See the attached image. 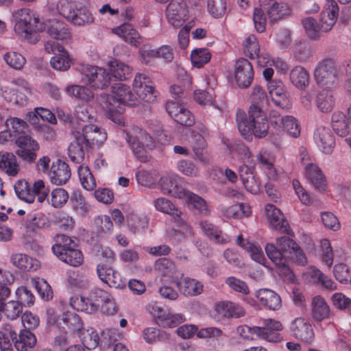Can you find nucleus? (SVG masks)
Returning a JSON list of instances; mask_svg holds the SVG:
<instances>
[{
	"instance_id": "obj_12",
	"label": "nucleus",
	"mask_w": 351,
	"mask_h": 351,
	"mask_svg": "<svg viewBox=\"0 0 351 351\" xmlns=\"http://www.w3.org/2000/svg\"><path fill=\"white\" fill-rule=\"evenodd\" d=\"M268 258L275 264L278 269L279 274L282 277H287L291 280L293 274L290 267L287 264V259L282 252L274 243H267L265 247Z\"/></svg>"
},
{
	"instance_id": "obj_60",
	"label": "nucleus",
	"mask_w": 351,
	"mask_h": 351,
	"mask_svg": "<svg viewBox=\"0 0 351 351\" xmlns=\"http://www.w3.org/2000/svg\"><path fill=\"white\" fill-rule=\"evenodd\" d=\"M143 335L145 340L149 343H153L169 338L165 332L154 328L145 329Z\"/></svg>"
},
{
	"instance_id": "obj_22",
	"label": "nucleus",
	"mask_w": 351,
	"mask_h": 351,
	"mask_svg": "<svg viewBox=\"0 0 351 351\" xmlns=\"http://www.w3.org/2000/svg\"><path fill=\"white\" fill-rule=\"evenodd\" d=\"M48 177L56 185L65 184L71 177L69 165L61 160H57L52 163Z\"/></svg>"
},
{
	"instance_id": "obj_23",
	"label": "nucleus",
	"mask_w": 351,
	"mask_h": 351,
	"mask_svg": "<svg viewBox=\"0 0 351 351\" xmlns=\"http://www.w3.org/2000/svg\"><path fill=\"white\" fill-rule=\"evenodd\" d=\"M311 315L315 322L328 319L331 316L330 306L321 295L313 297L311 302Z\"/></svg>"
},
{
	"instance_id": "obj_11",
	"label": "nucleus",
	"mask_w": 351,
	"mask_h": 351,
	"mask_svg": "<svg viewBox=\"0 0 351 351\" xmlns=\"http://www.w3.org/2000/svg\"><path fill=\"white\" fill-rule=\"evenodd\" d=\"M263 326H254V333L257 337L267 341L278 343L282 341V337L279 333L282 330L283 326L280 321L273 319H265L263 322Z\"/></svg>"
},
{
	"instance_id": "obj_19",
	"label": "nucleus",
	"mask_w": 351,
	"mask_h": 351,
	"mask_svg": "<svg viewBox=\"0 0 351 351\" xmlns=\"http://www.w3.org/2000/svg\"><path fill=\"white\" fill-rule=\"evenodd\" d=\"M268 93L271 101L278 106L285 108L288 103V93L280 80H273L267 82Z\"/></svg>"
},
{
	"instance_id": "obj_39",
	"label": "nucleus",
	"mask_w": 351,
	"mask_h": 351,
	"mask_svg": "<svg viewBox=\"0 0 351 351\" xmlns=\"http://www.w3.org/2000/svg\"><path fill=\"white\" fill-rule=\"evenodd\" d=\"M143 60L145 63L148 64L147 60L149 58H162L167 62H171L173 59V52L167 45H163L159 49H144L141 52Z\"/></svg>"
},
{
	"instance_id": "obj_49",
	"label": "nucleus",
	"mask_w": 351,
	"mask_h": 351,
	"mask_svg": "<svg viewBox=\"0 0 351 351\" xmlns=\"http://www.w3.org/2000/svg\"><path fill=\"white\" fill-rule=\"evenodd\" d=\"M207 10L214 18H221L227 12V0H208Z\"/></svg>"
},
{
	"instance_id": "obj_37",
	"label": "nucleus",
	"mask_w": 351,
	"mask_h": 351,
	"mask_svg": "<svg viewBox=\"0 0 351 351\" xmlns=\"http://www.w3.org/2000/svg\"><path fill=\"white\" fill-rule=\"evenodd\" d=\"M302 24L306 36L311 40H319L324 30L318 20L311 16H307L302 20Z\"/></svg>"
},
{
	"instance_id": "obj_41",
	"label": "nucleus",
	"mask_w": 351,
	"mask_h": 351,
	"mask_svg": "<svg viewBox=\"0 0 351 351\" xmlns=\"http://www.w3.org/2000/svg\"><path fill=\"white\" fill-rule=\"evenodd\" d=\"M123 210L128 225L132 226L134 230H143L147 226V219L145 216L136 214L128 206H125Z\"/></svg>"
},
{
	"instance_id": "obj_50",
	"label": "nucleus",
	"mask_w": 351,
	"mask_h": 351,
	"mask_svg": "<svg viewBox=\"0 0 351 351\" xmlns=\"http://www.w3.org/2000/svg\"><path fill=\"white\" fill-rule=\"evenodd\" d=\"M0 312L3 313L10 319H16L22 313L23 306L19 301L10 300L3 304L0 308Z\"/></svg>"
},
{
	"instance_id": "obj_43",
	"label": "nucleus",
	"mask_w": 351,
	"mask_h": 351,
	"mask_svg": "<svg viewBox=\"0 0 351 351\" xmlns=\"http://www.w3.org/2000/svg\"><path fill=\"white\" fill-rule=\"evenodd\" d=\"M77 173L82 187L87 191H93L97 186L96 180L89 167L86 165H80Z\"/></svg>"
},
{
	"instance_id": "obj_31",
	"label": "nucleus",
	"mask_w": 351,
	"mask_h": 351,
	"mask_svg": "<svg viewBox=\"0 0 351 351\" xmlns=\"http://www.w3.org/2000/svg\"><path fill=\"white\" fill-rule=\"evenodd\" d=\"M200 226L204 234L216 243L224 244L230 241L229 237L217 226L208 221H202Z\"/></svg>"
},
{
	"instance_id": "obj_58",
	"label": "nucleus",
	"mask_w": 351,
	"mask_h": 351,
	"mask_svg": "<svg viewBox=\"0 0 351 351\" xmlns=\"http://www.w3.org/2000/svg\"><path fill=\"white\" fill-rule=\"evenodd\" d=\"M5 62L12 68L19 70L24 66L26 60L21 54L15 51H9L4 55Z\"/></svg>"
},
{
	"instance_id": "obj_9",
	"label": "nucleus",
	"mask_w": 351,
	"mask_h": 351,
	"mask_svg": "<svg viewBox=\"0 0 351 351\" xmlns=\"http://www.w3.org/2000/svg\"><path fill=\"white\" fill-rule=\"evenodd\" d=\"M177 22L179 25L184 26L178 35L179 44L182 48H185L189 41V32L194 25L193 19L189 14L188 5L186 0H177Z\"/></svg>"
},
{
	"instance_id": "obj_42",
	"label": "nucleus",
	"mask_w": 351,
	"mask_h": 351,
	"mask_svg": "<svg viewBox=\"0 0 351 351\" xmlns=\"http://www.w3.org/2000/svg\"><path fill=\"white\" fill-rule=\"evenodd\" d=\"M316 103L317 108L322 112H330L334 108L335 104L332 90L323 88L317 97Z\"/></svg>"
},
{
	"instance_id": "obj_20",
	"label": "nucleus",
	"mask_w": 351,
	"mask_h": 351,
	"mask_svg": "<svg viewBox=\"0 0 351 351\" xmlns=\"http://www.w3.org/2000/svg\"><path fill=\"white\" fill-rule=\"evenodd\" d=\"M338 14L339 6L337 2L335 0H327L318 20L325 32H329L335 24Z\"/></svg>"
},
{
	"instance_id": "obj_13",
	"label": "nucleus",
	"mask_w": 351,
	"mask_h": 351,
	"mask_svg": "<svg viewBox=\"0 0 351 351\" xmlns=\"http://www.w3.org/2000/svg\"><path fill=\"white\" fill-rule=\"evenodd\" d=\"M43 31H46L51 38L62 41L71 40L72 34L67 24L56 19H49L43 23Z\"/></svg>"
},
{
	"instance_id": "obj_59",
	"label": "nucleus",
	"mask_w": 351,
	"mask_h": 351,
	"mask_svg": "<svg viewBox=\"0 0 351 351\" xmlns=\"http://www.w3.org/2000/svg\"><path fill=\"white\" fill-rule=\"evenodd\" d=\"M280 130H286L293 138H297L300 134V127L298 121L292 116H285L283 126Z\"/></svg>"
},
{
	"instance_id": "obj_36",
	"label": "nucleus",
	"mask_w": 351,
	"mask_h": 351,
	"mask_svg": "<svg viewBox=\"0 0 351 351\" xmlns=\"http://www.w3.org/2000/svg\"><path fill=\"white\" fill-rule=\"evenodd\" d=\"M114 32L133 46L136 47L140 43V34L131 24L124 23L115 28Z\"/></svg>"
},
{
	"instance_id": "obj_38",
	"label": "nucleus",
	"mask_w": 351,
	"mask_h": 351,
	"mask_svg": "<svg viewBox=\"0 0 351 351\" xmlns=\"http://www.w3.org/2000/svg\"><path fill=\"white\" fill-rule=\"evenodd\" d=\"M192 80L187 72L182 67L177 66V97L185 98L191 88Z\"/></svg>"
},
{
	"instance_id": "obj_15",
	"label": "nucleus",
	"mask_w": 351,
	"mask_h": 351,
	"mask_svg": "<svg viewBox=\"0 0 351 351\" xmlns=\"http://www.w3.org/2000/svg\"><path fill=\"white\" fill-rule=\"evenodd\" d=\"M234 77L237 85L241 88L249 87L254 79V70L252 64L245 58L239 59L234 65Z\"/></svg>"
},
{
	"instance_id": "obj_55",
	"label": "nucleus",
	"mask_w": 351,
	"mask_h": 351,
	"mask_svg": "<svg viewBox=\"0 0 351 351\" xmlns=\"http://www.w3.org/2000/svg\"><path fill=\"white\" fill-rule=\"evenodd\" d=\"M210 57L208 49L205 48L196 49L191 54L193 64L199 68L208 62Z\"/></svg>"
},
{
	"instance_id": "obj_51",
	"label": "nucleus",
	"mask_w": 351,
	"mask_h": 351,
	"mask_svg": "<svg viewBox=\"0 0 351 351\" xmlns=\"http://www.w3.org/2000/svg\"><path fill=\"white\" fill-rule=\"evenodd\" d=\"M194 123L195 118L191 112L184 106L177 101V123L183 126L191 127Z\"/></svg>"
},
{
	"instance_id": "obj_46",
	"label": "nucleus",
	"mask_w": 351,
	"mask_h": 351,
	"mask_svg": "<svg viewBox=\"0 0 351 351\" xmlns=\"http://www.w3.org/2000/svg\"><path fill=\"white\" fill-rule=\"evenodd\" d=\"M12 17L14 22V29L16 27L19 31L21 29V27H22V25H24L29 22L38 21V19L32 16L30 14V10L27 8H21L16 10L13 13Z\"/></svg>"
},
{
	"instance_id": "obj_27",
	"label": "nucleus",
	"mask_w": 351,
	"mask_h": 351,
	"mask_svg": "<svg viewBox=\"0 0 351 351\" xmlns=\"http://www.w3.org/2000/svg\"><path fill=\"white\" fill-rule=\"evenodd\" d=\"M147 310L154 317L158 318L163 327L173 328L176 326L174 315L165 309L158 303L152 302L147 306Z\"/></svg>"
},
{
	"instance_id": "obj_25",
	"label": "nucleus",
	"mask_w": 351,
	"mask_h": 351,
	"mask_svg": "<svg viewBox=\"0 0 351 351\" xmlns=\"http://www.w3.org/2000/svg\"><path fill=\"white\" fill-rule=\"evenodd\" d=\"M19 31L16 27L14 29L15 33L22 39L30 44H35L40 40L39 33L43 31V23L32 21L22 25Z\"/></svg>"
},
{
	"instance_id": "obj_17",
	"label": "nucleus",
	"mask_w": 351,
	"mask_h": 351,
	"mask_svg": "<svg viewBox=\"0 0 351 351\" xmlns=\"http://www.w3.org/2000/svg\"><path fill=\"white\" fill-rule=\"evenodd\" d=\"M265 215L269 226L272 228L291 235L292 232L288 222L279 208L273 204H267L265 206Z\"/></svg>"
},
{
	"instance_id": "obj_45",
	"label": "nucleus",
	"mask_w": 351,
	"mask_h": 351,
	"mask_svg": "<svg viewBox=\"0 0 351 351\" xmlns=\"http://www.w3.org/2000/svg\"><path fill=\"white\" fill-rule=\"evenodd\" d=\"M332 127L334 131L341 136L348 134V123L343 112H335L333 113L332 116Z\"/></svg>"
},
{
	"instance_id": "obj_28",
	"label": "nucleus",
	"mask_w": 351,
	"mask_h": 351,
	"mask_svg": "<svg viewBox=\"0 0 351 351\" xmlns=\"http://www.w3.org/2000/svg\"><path fill=\"white\" fill-rule=\"evenodd\" d=\"M180 291L184 295L196 296L204 291V285L200 281L184 276L182 274L179 282H177Z\"/></svg>"
},
{
	"instance_id": "obj_61",
	"label": "nucleus",
	"mask_w": 351,
	"mask_h": 351,
	"mask_svg": "<svg viewBox=\"0 0 351 351\" xmlns=\"http://www.w3.org/2000/svg\"><path fill=\"white\" fill-rule=\"evenodd\" d=\"M62 320L73 332L80 331L82 328V322L80 316L74 312H66L63 314Z\"/></svg>"
},
{
	"instance_id": "obj_2",
	"label": "nucleus",
	"mask_w": 351,
	"mask_h": 351,
	"mask_svg": "<svg viewBox=\"0 0 351 351\" xmlns=\"http://www.w3.org/2000/svg\"><path fill=\"white\" fill-rule=\"evenodd\" d=\"M236 121L239 132L247 140H251L252 135L263 138L268 133L267 114L259 106L252 104L249 108L248 115L243 110H238Z\"/></svg>"
},
{
	"instance_id": "obj_21",
	"label": "nucleus",
	"mask_w": 351,
	"mask_h": 351,
	"mask_svg": "<svg viewBox=\"0 0 351 351\" xmlns=\"http://www.w3.org/2000/svg\"><path fill=\"white\" fill-rule=\"evenodd\" d=\"M314 140L322 152L330 154L332 152L335 141L330 128L319 127L314 133Z\"/></svg>"
},
{
	"instance_id": "obj_63",
	"label": "nucleus",
	"mask_w": 351,
	"mask_h": 351,
	"mask_svg": "<svg viewBox=\"0 0 351 351\" xmlns=\"http://www.w3.org/2000/svg\"><path fill=\"white\" fill-rule=\"evenodd\" d=\"M226 284L233 291L247 295L250 293V289L245 282L237 278L234 276H230L225 280Z\"/></svg>"
},
{
	"instance_id": "obj_1",
	"label": "nucleus",
	"mask_w": 351,
	"mask_h": 351,
	"mask_svg": "<svg viewBox=\"0 0 351 351\" xmlns=\"http://www.w3.org/2000/svg\"><path fill=\"white\" fill-rule=\"evenodd\" d=\"M137 97L130 88L123 84H118L112 87V94H101L98 102L114 122L122 124L121 114L124 112V105L133 106Z\"/></svg>"
},
{
	"instance_id": "obj_30",
	"label": "nucleus",
	"mask_w": 351,
	"mask_h": 351,
	"mask_svg": "<svg viewBox=\"0 0 351 351\" xmlns=\"http://www.w3.org/2000/svg\"><path fill=\"white\" fill-rule=\"evenodd\" d=\"M305 174L312 184L319 191H325L327 184L326 177L320 168L314 163H307Z\"/></svg>"
},
{
	"instance_id": "obj_62",
	"label": "nucleus",
	"mask_w": 351,
	"mask_h": 351,
	"mask_svg": "<svg viewBox=\"0 0 351 351\" xmlns=\"http://www.w3.org/2000/svg\"><path fill=\"white\" fill-rule=\"evenodd\" d=\"M66 90L69 95L82 100H88L93 97L91 90L83 86L73 85L67 86Z\"/></svg>"
},
{
	"instance_id": "obj_32",
	"label": "nucleus",
	"mask_w": 351,
	"mask_h": 351,
	"mask_svg": "<svg viewBox=\"0 0 351 351\" xmlns=\"http://www.w3.org/2000/svg\"><path fill=\"white\" fill-rule=\"evenodd\" d=\"M60 247H52L53 254L62 261L73 267H78L83 263V255L76 247L63 252H60Z\"/></svg>"
},
{
	"instance_id": "obj_54",
	"label": "nucleus",
	"mask_w": 351,
	"mask_h": 351,
	"mask_svg": "<svg viewBox=\"0 0 351 351\" xmlns=\"http://www.w3.org/2000/svg\"><path fill=\"white\" fill-rule=\"evenodd\" d=\"M71 60L66 51H60V54L51 58L50 60L51 65L56 70L66 71L70 68Z\"/></svg>"
},
{
	"instance_id": "obj_8",
	"label": "nucleus",
	"mask_w": 351,
	"mask_h": 351,
	"mask_svg": "<svg viewBox=\"0 0 351 351\" xmlns=\"http://www.w3.org/2000/svg\"><path fill=\"white\" fill-rule=\"evenodd\" d=\"M82 80L94 88H104L110 84V75L103 68L90 65L81 68Z\"/></svg>"
},
{
	"instance_id": "obj_52",
	"label": "nucleus",
	"mask_w": 351,
	"mask_h": 351,
	"mask_svg": "<svg viewBox=\"0 0 351 351\" xmlns=\"http://www.w3.org/2000/svg\"><path fill=\"white\" fill-rule=\"evenodd\" d=\"M137 182L139 184L147 187H152L158 179V173L156 171H138L136 173Z\"/></svg>"
},
{
	"instance_id": "obj_26",
	"label": "nucleus",
	"mask_w": 351,
	"mask_h": 351,
	"mask_svg": "<svg viewBox=\"0 0 351 351\" xmlns=\"http://www.w3.org/2000/svg\"><path fill=\"white\" fill-rule=\"evenodd\" d=\"M260 6L267 11L271 22L280 20L289 14L287 4L278 3L274 0H260Z\"/></svg>"
},
{
	"instance_id": "obj_6",
	"label": "nucleus",
	"mask_w": 351,
	"mask_h": 351,
	"mask_svg": "<svg viewBox=\"0 0 351 351\" xmlns=\"http://www.w3.org/2000/svg\"><path fill=\"white\" fill-rule=\"evenodd\" d=\"M57 10L60 15L75 26L86 27L95 22V18L89 9L84 5L74 7L67 0L60 1L57 3Z\"/></svg>"
},
{
	"instance_id": "obj_33",
	"label": "nucleus",
	"mask_w": 351,
	"mask_h": 351,
	"mask_svg": "<svg viewBox=\"0 0 351 351\" xmlns=\"http://www.w3.org/2000/svg\"><path fill=\"white\" fill-rule=\"evenodd\" d=\"M0 169L10 176H16L20 166L16 156L10 152H0Z\"/></svg>"
},
{
	"instance_id": "obj_44",
	"label": "nucleus",
	"mask_w": 351,
	"mask_h": 351,
	"mask_svg": "<svg viewBox=\"0 0 351 351\" xmlns=\"http://www.w3.org/2000/svg\"><path fill=\"white\" fill-rule=\"evenodd\" d=\"M291 82L298 88L308 86L309 82V74L302 66H295L290 73Z\"/></svg>"
},
{
	"instance_id": "obj_14",
	"label": "nucleus",
	"mask_w": 351,
	"mask_h": 351,
	"mask_svg": "<svg viewBox=\"0 0 351 351\" xmlns=\"http://www.w3.org/2000/svg\"><path fill=\"white\" fill-rule=\"evenodd\" d=\"M31 91L27 84L23 81L14 83L12 87L8 88L3 93V96L8 102L20 106L27 104Z\"/></svg>"
},
{
	"instance_id": "obj_4",
	"label": "nucleus",
	"mask_w": 351,
	"mask_h": 351,
	"mask_svg": "<svg viewBox=\"0 0 351 351\" xmlns=\"http://www.w3.org/2000/svg\"><path fill=\"white\" fill-rule=\"evenodd\" d=\"M124 138L140 161L145 162L149 160V152L154 147V142L147 132L134 127L125 132Z\"/></svg>"
},
{
	"instance_id": "obj_53",
	"label": "nucleus",
	"mask_w": 351,
	"mask_h": 351,
	"mask_svg": "<svg viewBox=\"0 0 351 351\" xmlns=\"http://www.w3.org/2000/svg\"><path fill=\"white\" fill-rule=\"evenodd\" d=\"M32 284L36 289L41 298L49 301L53 298V291L50 285L43 278L33 279Z\"/></svg>"
},
{
	"instance_id": "obj_48",
	"label": "nucleus",
	"mask_w": 351,
	"mask_h": 351,
	"mask_svg": "<svg viewBox=\"0 0 351 351\" xmlns=\"http://www.w3.org/2000/svg\"><path fill=\"white\" fill-rule=\"evenodd\" d=\"M11 261L14 265L25 271L36 269V267H34V262H36V261L26 254H13L11 257Z\"/></svg>"
},
{
	"instance_id": "obj_18",
	"label": "nucleus",
	"mask_w": 351,
	"mask_h": 351,
	"mask_svg": "<svg viewBox=\"0 0 351 351\" xmlns=\"http://www.w3.org/2000/svg\"><path fill=\"white\" fill-rule=\"evenodd\" d=\"M291 334L296 338L306 343H311L314 339V332L310 322L304 318L298 317L291 324Z\"/></svg>"
},
{
	"instance_id": "obj_10",
	"label": "nucleus",
	"mask_w": 351,
	"mask_h": 351,
	"mask_svg": "<svg viewBox=\"0 0 351 351\" xmlns=\"http://www.w3.org/2000/svg\"><path fill=\"white\" fill-rule=\"evenodd\" d=\"M72 134L80 137L87 148L101 145L107 138L104 130L93 124L82 125L80 130H73Z\"/></svg>"
},
{
	"instance_id": "obj_34",
	"label": "nucleus",
	"mask_w": 351,
	"mask_h": 351,
	"mask_svg": "<svg viewBox=\"0 0 351 351\" xmlns=\"http://www.w3.org/2000/svg\"><path fill=\"white\" fill-rule=\"evenodd\" d=\"M236 243L248 252L251 258L256 262L264 265L266 261L261 248L256 243L245 239L242 234H239L236 240Z\"/></svg>"
},
{
	"instance_id": "obj_56",
	"label": "nucleus",
	"mask_w": 351,
	"mask_h": 351,
	"mask_svg": "<svg viewBox=\"0 0 351 351\" xmlns=\"http://www.w3.org/2000/svg\"><path fill=\"white\" fill-rule=\"evenodd\" d=\"M231 302L223 301L217 303L214 306L213 317L217 322L230 318Z\"/></svg>"
},
{
	"instance_id": "obj_57",
	"label": "nucleus",
	"mask_w": 351,
	"mask_h": 351,
	"mask_svg": "<svg viewBox=\"0 0 351 351\" xmlns=\"http://www.w3.org/2000/svg\"><path fill=\"white\" fill-rule=\"evenodd\" d=\"M69 197L68 192L62 188L53 189L51 193V204L54 208H62Z\"/></svg>"
},
{
	"instance_id": "obj_64",
	"label": "nucleus",
	"mask_w": 351,
	"mask_h": 351,
	"mask_svg": "<svg viewBox=\"0 0 351 351\" xmlns=\"http://www.w3.org/2000/svg\"><path fill=\"white\" fill-rule=\"evenodd\" d=\"M175 180L173 173H167L162 176L158 182L161 191L164 194H171L176 189Z\"/></svg>"
},
{
	"instance_id": "obj_3",
	"label": "nucleus",
	"mask_w": 351,
	"mask_h": 351,
	"mask_svg": "<svg viewBox=\"0 0 351 351\" xmlns=\"http://www.w3.org/2000/svg\"><path fill=\"white\" fill-rule=\"evenodd\" d=\"M100 302H104L106 306L112 307V310L106 311L108 314H114L117 311L111 297L101 289L92 292L88 298L78 295L71 298L70 305L77 311L92 314L97 311Z\"/></svg>"
},
{
	"instance_id": "obj_16",
	"label": "nucleus",
	"mask_w": 351,
	"mask_h": 351,
	"mask_svg": "<svg viewBox=\"0 0 351 351\" xmlns=\"http://www.w3.org/2000/svg\"><path fill=\"white\" fill-rule=\"evenodd\" d=\"M177 198L182 199L189 207L196 209L202 215L207 216L210 213V208L207 202L194 193L186 189H177Z\"/></svg>"
},
{
	"instance_id": "obj_5",
	"label": "nucleus",
	"mask_w": 351,
	"mask_h": 351,
	"mask_svg": "<svg viewBox=\"0 0 351 351\" xmlns=\"http://www.w3.org/2000/svg\"><path fill=\"white\" fill-rule=\"evenodd\" d=\"M339 74L338 62L330 58L321 60L314 70L316 83L324 89H335L339 82Z\"/></svg>"
},
{
	"instance_id": "obj_40",
	"label": "nucleus",
	"mask_w": 351,
	"mask_h": 351,
	"mask_svg": "<svg viewBox=\"0 0 351 351\" xmlns=\"http://www.w3.org/2000/svg\"><path fill=\"white\" fill-rule=\"evenodd\" d=\"M74 140L68 148V154L71 160L76 164L82 163L84 160V141L80 137L73 135Z\"/></svg>"
},
{
	"instance_id": "obj_47",
	"label": "nucleus",
	"mask_w": 351,
	"mask_h": 351,
	"mask_svg": "<svg viewBox=\"0 0 351 351\" xmlns=\"http://www.w3.org/2000/svg\"><path fill=\"white\" fill-rule=\"evenodd\" d=\"M110 75L119 80H125L130 77L131 69L125 64L116 60L111 62Z\"/></svg>"
},
{
	"instance_id": "obj_29",
	"label": "nucleus",
	"mask_w": 351,
	"mask_h": 351,
	"mask_svg": "<svg viewBox=\"0 0 351 351\" xmlns=\"http://www.w3.org/2000/svg\"><path fill=\"white\" fill-rule=\"evenodd\" d=\"M256 298L262 305H264L269 310H278L281 304V298L274 291L269 289L258 290L256 294Z\"/></svg>"
},
{
	"instance_id": "obj_35",
	"label": "nucleus",
	"mask_w": 351,
	"mask_h": 351,
	"mask_svg": "<svg viewBox=\"0 0 351 351\" xmlns=\"http://www.w3.org/2000/svg\"><path fill=\"white\" fill-rule=\"evenodd\" d=\"M69 204L72 210L77 215L84 217L90 209V204L80 191H73L70 197Z\"/></svg>"
},
{
	"instance_id": "obj_24",
	"label": "nucleus",
	"mask_w": 351,
	"mask_h": 351,
	"mask_svg": "<svg viewBox=\"0 0 351 351\" xmlns=\"http://www.w3.org/2000/svg\"><path fill=\"white\" fill-rule=\"evenodd\" d=\"M10 335L18 351H27L36 344L35 335L26 329L21 330L18 335L15 332L10 330Z\"/></svg>"
},
{
	"instance_id": "obj_7",
	"label": "nucleus",
	"mask_w": 351,
	"mask_h": 351,
	"mask_svg": "<svg viewBox=\"0 0 351 351\" xmlns=\"http://www.w3.org/2000/svg\"><path fill=\"white\" fill-rule=\"evenodd\" d=\"M14 188L17 197L29 204L34 202L36 195L38 203H43L49 193V189L42 180L35 181L32 186L27 181L20 180L15 183Z\"/></svg>"
}]
</instances>
